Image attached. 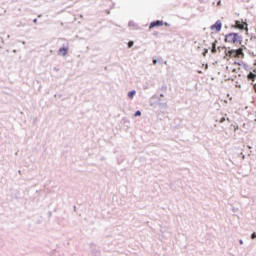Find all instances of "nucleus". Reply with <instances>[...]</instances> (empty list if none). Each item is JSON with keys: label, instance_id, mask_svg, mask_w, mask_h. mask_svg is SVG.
Returning <instances> with one entry per match:
<instances>
[{"label": "nucleus", "instance_id": "nucleus-1", "mask_svg": "<svg viewBox=\"0 0 256 256\" xmlns=\"http://www.w3.org/2000/svg\"><path fill=\"white\" fill-rule=\"evenodd\" d=\"M244 58H245V53L243 52V48L226 51L224 56V59L226 61H229V59H244Z\"/></svg>", "mask_w": 256, "mask_h": 256}, {"label": "nucleus", "instance_id": "nucleus-2", "mask_svg": "<svg viewBox=\"0 0 256 256\" xmlns=\"http://www.w3.org/2000/svg\"><path fill=\"white\" fill-rule=\"evenodd\" d=\"M241 41V37L237 33H230L225 36V43H239Z\"/></svg>", "mask_w": 256, "mask_h": 256}, {"label": "nucleus", "instance_id": "nucleus-3", "mask_svg": "<svg viewBox=\"0 0 256 256\" xmlns=\"http://www.w3.org/2000/svg\"><path fill=\"white\" fill-rule=\"evenodd\" d=\"M223 27V23H221V20H218L215 22L214 25L211 26V31H215V33H219Z\"/></svg>", "mask_w": 256, "mask_h": 256}, {"label": "nucleus", "instance_id": "nucleus-4", "mask_svg": "<svg viewBox=\"0 0 256 256\" xmlns=\"http://www.w3.org/2000/svg\"><path fill=\"white\" fill-rule=\"evenodd\" d=\"M234 27L235 29H240V30L247 29V23L237 20L235 22Z\"/></svg>", "mask_w": 256, "mask_h": 256}, {"label": "nucleus", "instance_id": "nucleus-5", "mask_svg": "<svg viewBox=\"0 0 256 256\" xmlns=\"http://www.w3.org/2000/svg\"><path fill=\"white\" fill-rule=\"evenodd\" d=\"M164 23L161 20L154 21L150 24L149 29H154V27H163Z\"/></svg>", "mask_w": 256, "mask_h": 256}, {"label": "nucleus", "instance_id": "nucleus-6", "mask_svg": "<svg viewBox=\"0 0 256 256\" xmlns=\"http://www.w3.org/2000/svg\"><path fill=\"white\" fill-rule=\"evenodd\" d=\"M69 51L68 47H63L58 50V55H62V57H65L67 55V52Z\"/></svg>", "mask_w": 256, "mask_h": 256}, {"label": "nucleus", "instance_id": "nucleus-7", "mask_svg": "<svg viewBox=\"0 0 256 256\" xmlns=\"http://www.w3.org/2000/svg\"><path fill=\"white\" fill-rule=\"evenodd\" d=\"M217 40L214 41V43H212V49H211V53H217Z\"/></svg>", "mask_w": 256, "mask_h": 256}, {"label": "nucleus", "instance_id": "nucleus-8", "mask_svg": "<svg viewBox=\"0 0 256 256\" xmlns=\"http://www.w3.org/2000/svg\"><path fill=\"white\" fill-rule=\"evenodd\" d=\"M248 79H250V81H255L256 75L253 74L252 72H250V73L248 74Z\"/></svg>", "mask_w": 256, "mask_h": 256}, {"label": "nucleus", "instance_id": "nucleus-9", "mask_svg": "<svg viewBox=\"0 0 256 256\" xmlns=\"http://www.w3.org/2000/svg\"><path fill=\"white\" fill-rule=\"evenodd\" d=\"M135 90H133V91H130L129 93H128V97L130 98V99H133V97H135Z\"/></svg>", "mask_w": 256, "mask_h": 256}, {"label": "nucleus", "instance_id": "nucleus-10", "mask_svg": "<svg viewBox=\"0 0 256 256\" xmlns=\"http://www.w3.org/2000/svg\"><path fill=\"white\" fill-rule=\"evenodd\" d=\"M224 121H225V117H222L220 119L219 118L216 119L217 123H224Z\"/></svg>", "mask_w": 256, "mask_h": 256}, {"label": "nucleus", "instance_id": "nucleus-11", "mask_svg": "<svg viewBox=\"0 0 256 256\" xmlns=\"http://www.w3.org/2000/svg\"><path fill=\"white\" fill-rule=\"evenodd\" d=\"M135 117H141V111H136Z\"/></svg>", "mask_w": 256, "mask_h": 256}, {"label": "nucleus", "instance_id": "nucleus-12", "mask_svg": "<svg viewBox=\"0 0 256 256\" xmlns=\"http://www.w3.org/2000/svg\"><path fill=\"white\" fill-rule=\"evenodd\" d=\"M133 45H134V42H133V41L128 42V47H129V48L133 47Z\"/></svg>", "mask_w": 256, "mask_h": 256}, {"label": "nucleus", "instance_id": "nucleus-13", "mask_svg": "<svg viewBox=\"0 0 256 256\" xmlns=\"http://www.w3.org/2000/svg\"><path fill=\"white\" fill-rule=\"evenodd\" d=\"M251 237H252V239H255L256 234H255V233H253Z\"/></svg>", "mask_w": 256, "mask_h": 256}, {"label": "nucleus", "instance_id": "nucleus-14", "mask_svg": "<svg viewBox=\"0 0 256 256\" xmlns=\"http://www.w3.org/2000/svg\"><path fill=\"white\" fill-rule=\"evenodd\" d=\"M153 64H154V65H157V60H153Z\"/></svg>", "mask_w": 256, "mask_h": 256}, {"label": "nucleus", "instance_id": "nucleus-15", "mask_svg": "<svg viewBox=\"0 0 256 256\" xmlns=\"http://www.w3.org/2000/svg\"><path fill=\"white\" fill-rule=\"evenodd\" d=\"M218 5H221V1H218Z\"/></svg>", "mask_w": 256, "mask_h": 256}, {"label": "nucleus", "instance_id": "nucleus-16", "mask_svg": "<svg viewBox=\"0 0 256 256\" xmlns=\"http://www.w3.org/2000/svg\"><path fill=\"white\" fill-rule=\"evenodd\" d=\"M34 23H37V19H34Z\"/></svg>", "mask_w": 256, "mask_h": 256}]
</instances>
